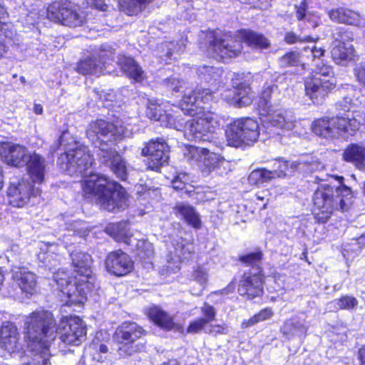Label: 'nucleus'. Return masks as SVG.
I'll use <instances>...</instances> for the list:
<instances>
[{
	"instance_id": "1",
	"label": "nucleus",
	"mask_w": 365,
	"mask_h": 365,
	"mask_svg": "<svg viewBox=\"0 0 365 365\" xmlns=\"http://www.w3.org/2000/svg\"><path fill=\"white\" fill-rule=\"evenodd\" d=\"M59 146L63 147L65 153L58 163L69 175L85 178L82 182L85 197L95 199L103 209L110 212L124 209L127 202L125 189L102 175L92 173L93 158L87 147L81 145L68 130L62 131L58 143L52 147L53 151Z\"/></svg>"
},
{
	"instance_id": "2",
	"label": "nucleus",
	"mask_w": 365,
	"mask_h": 365,
	"mask_svg": "<svg viewBox=\"0 0 365 365\" xmlns=\"http://www.w3.org/2000/svg\"><path fill=\"white\" fill-rule=\"evenodd\" d=\"M24 329L27 346L38 365L49 364V346L57 333L62 342L74 346L80 345L86 336V326L78 317H63L56 328L52 313L41 309L25 316Z\"/></svg>"
},
{
	"instance_id": "3",
	"label": "nucleus",
	"mask_w": 365,
	"mask_h": 365,
	"mask_svg": "<svg viewBox=\"0 0 365 365\" xmlns=\"http://www.w3.org/2000/svg\"><path fill=\"white\" fill-rule=\"evenodd\" d=\"M74 276L64 270L53 273V280L62 294L66 297L65 305L73 307L78 312L86 301L88 295L96 289L95 278L91 275V257L86 252L74 250L71 252Z\"/></svg>"
},
{
	"instance_id": "4",
	"label": "nucleus",
	"mask_w": 365,
	"mask_h": 365,
	"mask_svg": "<svg viewBox=\"0 0 365 365\" xmlns=\"http://www.w3.org/2000/svg\"><path fill=\"white\" fill-rule=\"evenodd\" d=\"M133 130L118 120L110 123L103 120L91 123L87 130L88 138L97 148L96 152L101 162L109 165L116 177L122 180L127 179L128 167L125 161L111 146L117 140L130 137Z\"/></svg>"
},
{
	"instance_id": "5",
	"label": "nucleus",
	"mask_w": 365,
	"mask_h": 365,
	"mask_svg": "<svg viewBox=\"0 0 365 365\" xmlns=\"http://www.w3.org/2000/svg\"><path fill=\"white\" fill-rule=\"evenodd\" d=\"M294 125L284 115H254L235 120L227 128L226 139L229 145L239 148L250 146L257 141L261 133L271 134L274 129L291 130Z\"/></svg>"
},
{
	"instance_id": "6",
	"label": "nucleus",
	"mask_w": 365,
	"mask_h": 365,
	"mask_svg": "<svg viewBox=\"0 0 365 365\" xmlns=\"http://www.w3.org/2000/svg\"><path fill=\"white\" fill-rule=\"evenodd\" d=\"M209 41V52L217 60L226 61L237 56L242 51V42L248 46L264 50L270 47V41L263 34L251 30L242 29L235 34H224L221 36L210 32L207 36Z\"/></svg>"
},
{
	"instance_id": "7",
	"label": "nucleus",
	"mask_w": 365,
	"mask_h": 365,
	"mask_svg": "<svg viewBox=\"0 0 365 365\" xmlns=\"http://www.w3.org/2000/svg\"><path fill=\"white\" fill-rule=\"evenodd\" d=\"M339 185L335 188L329 185H322L314 192L313 196L314 213L316 220L321 223L326 222L334 210L342 211L348 208L351 198L350 187L343 184L342 176H332Z\"/></svg>"
},
{
	"instance_id": "8",
	"label": "nucleus",
	"mask_w": 365,
	"mask_h": 365,
	"mask_svg": "<svg viewBox=\"0 0 365 365\" xmlns=\"http://www.w3.org/2000/svg\"><path fill=\"white\" fill-rule=\"evenodd\" d=\"M193 118L186 123L181 115H151L150 120L161 122V125L178 130L184 129L186 135L199 141L210 140L209 133L215 132L220 127L218 119L212 115H192Z\"/></svg>"
},
{
	"instance_id": "9",
	"label": "nucleus",
	"mask_w": 365,
	"mask_h": 365,
	"mask_svg": "<svg viewBox=\"0 0 365 365\" xmlns=\"http://www.w3.org/2000/svg\"><path fill=\"white\" fill-rule=\"evenodd\" d=\"M360 122L354 115L345 118L343 115L324 116L312 123L313 132L325 138H347L359 128Z\"/></svg>"
},
{
	"instance_id": "10",
	"label": "nucleus",
	"mask_w": 365,
	"mask_h": 365,
	"mask_svg": "<svg viewBox=\"0 0 365 365\" xmlns=\"http://www.w3.org/2000/svg\"><path fill=\"white\" fill-rule=\"evenodd\" d=\"M333 73L331 67L321 61L316 64L314 74L307 78L306 95L314 103H321L327 94L334 88L336 83Z\"/></svg>"
},
{
	"instance_id": "11",
	"label": "nucleus",
	"mask_w": 365,
	"mask_h": 365,
	"mask_svg": "<svg viewBox=\"0 0 365 365\" xmlns=\"http://www.w3.org/2000/svg\"><path fill=\"white\" fill-rule=\"evenodd\" d=\"M106 232L116 242L124 243L135 252L140 260L150 259L153 255V245L145 240H139L130 232L126 222L109 224L106 228Z\"/></svg>"
},
{
	"instance_id": "12",
	"label": "nucleus",
	"mask_w": 365,
	"mask_h": 365,
	"mask_svg": "<svg viewBox=\"0 0 365 365\" xmlns=\"http://www.w3.org/2000/svg\"><path fill=\"white\" fill-rule=\"evenodd\" d=\"M47 17L69 27L81 26L85 21L83 11L71 3H52L47 9Z\"/></svg>"
},
{
	"instance_id": "13",
	"label": "nucleus",
	"mask_w": 365,
	"mask_h": 365,
	"mask_svg": "<svg viewBox=\"0 0 365 365\" xmlns=\"http://www.w3.org/2000/svg\"><path fill=\"white\" fill-rule=\"evenodd\" d=\"M145 330L135 322H125L123 323L116 331L118 339H121L118 348V354L121 356H130L140 351L143 346L135 342L145 334Z\"/></svg>"
},
{
	"instance_id": "14",
	"label": "nucleus",
	"mask_w": 365,
	"mask_h": 365,
	"mask_svg": "<svg viewBox=\"0 0 365 365\" xmlns=\"http://www.w3.org/2000/svg\"><path fill=\"white\" fill-rule=\"evenodd\" d=\"M182 231L179 234L171 235V246L168 247L167 255V269L170 272H176L180 269V264L188 259L193 252V246L190 242L182 237Z\"/></svg>"
},
{
	"instance_id": "15",
	"label": "nucleus",
	"mask_w": 365,
	"mask_h": 365,
	"mask_svg": "<svg viewBox=\"0 0 365 365\" xmlns=\"http://www.w3.org/2000/svg\"><path fill=\"white\" fill-rule=\"evenodd\" d=\"M113 53V49L106 45L101 47L98 53L81 61L77 65V72L83 75L99 76L110 73L107 71V59Z\"/></svg>"
},
{
	"instance_id": "16",
	"label": "nucleus",
	"mask_w": 365,
	"mask_h": 365,
	"mask_svg": "<svg viewBox=\"0 0 365 365\" xmlns=\"http://www.w3.org/2000/svg\"><path fill=\"white\" fill-rule=\"evenodd\" d=\"M169 146L162 138L152 139L142 149L141 154L148 157V167L153 170L158 169L168 163L169 159Z\"/></svg>"
},
{
	"instance_id": "17",
	"label": "nucleus",
	"mask_w": 365,
	"mask_h": 365,
	"mask_svg": "<svg viewBox=\"0 0 365 365\" xmlns=\"http://www.w3.org/2000/svg\"><path fill=\"white\" fill-rule=\"evenodd\" d=\"M40 192L41 190L38 187H34L24 180L17 183L11 182L7 192L10 205L16 207H24L28 203L32 195H38Z\"/></svg>"
},
{
	"instance_id": "18",
	"label": "nucleus",
	"mask_w": 365,
	"mask_h": 365,
	"mask_svg": "<svg viewBox=\"0 0 365 365\" xmlns=\"http://www.w3.org/2000/svg\"><path fill=\"white\" fill-rule=\"evenodd\" d=\"M185 156L192 165H197L202 172H210L218 164V157L207 149L188 146Z\"/></svg>"
},
{
	"instance_id": "19",
	"label": "nucleus",
	"mask_w": 365,
	"mask_h": 365,
	"mask_svg": "<svg viewBox=\"0 0 365 365\" xmlns=\"http://www.w3.org/2000/svg\"><path fill=\"white\" fill-rule=\"evenodd\" d=\"M263 275L260 270L246 272L240 281L238 292L247 299H252L263 293Z\"/></svg>"
},
{
	"instance_id": "20",
	"label": "nucleus",
	"mask_w": 365,
	"mask_h": 365,
	"mask_svg": "<svg viewBox=\"0 0 365 365\" xmlns=\"http://www.w3.org/2000/svg\"><path fill=\"white\" fill-rule=\"evenodd\" d=\"M30 154L31 152H29L23 145L9 142L0 143V155L10 165L15 167L24 166L25 162Z\"/></svg>"
},
{
	"instance_id": "21",
	"label": "nucleus",
	"mask_w": 365,
	"mask_h": 365,
	"mask_svg": "<svg viewBox=\"0 0 365 365\" xmlns=\"http://www.w3.org/2000/svg\"><path fill=\"white\" fill-rule=\"evenodd\" d=\"M106 267L109 272L116 276H123L131 272L133 262L126 253L117 250L107 256Z\"/></svg>"
},
{
	"instance_id": "22",
	"label": "nucleus",
	"mask_w": 365,
	"mask_h": 365,
	"mask_svg": "<svg viewBox=\"0 0 365 365\" xmlns=\"http://www.w3.org/2000/svg\"><path fill=\"white\" fill-rule=\"evenodd\" d=\"M13 279L18 284L23 294L30 297L36 293V276L26 267H14L12 269Z\"/></svg>"
},
{
	"instance_id": "23",
	"label": "nucleus",
	"mask_w": 365,
	"mask_h": 365,
	"mask_svg": "<svg viewBox=\"0 0 365 365\" xmlns=\"http://www.w3.org/2000/svg\"><path fill=\"white\" fill-rule=\"evenodd\" d=\"M40 251L37 254V258L42 267L51 269L57 266L60 262L61 247L56 243H47L41 242L38 244Z\"/></svg>"
},
{
	"instance_id": "24",
	"label": "nucleus",
	"mask_w": 365,
	"mask_h": 365,
	"mask_svg": "<svg viewBox=\"0 0 365 365\" xmlns=\"http://www.w3.org/2000/svg\"><path fill=\"white\" fill-rule=\"evenodd\" d=\"M29 175L33 182L41 184L44 180L46 173V160L35 152L31 153L25 162Z\"/></svg>"
},
{
	"instance_id": "25",
	"label": "nucleus",
	"mask_w": 365,
	"mask_h": 365,
	"mask_svg": "<svg viewBox=\"0 0 365 365\" xmlns=\"http://www.w3.org/2000/svg\"><path fill=\"white\" fill-rule=\"evenodd\" d=\"M19 334L16 326L10 322H5L0 328V346L8 351H14L17 347Z\"/></svg>"
},
{
	"instance_id": "26",
	"label": "nucleus",
	"mask_w": 365,
	"mask_h": 365,
	"mask_svg": "<svg viewBox=\"0 0 365 365\" xmlns=\"http://www.w3.org/2000/svg\"><path fill=\"white\" fill-rule=\"evenodd\" d=\"M344 161L353 163L358 169L365 166V147L352 143L346 148L343 153Z\"/></svg>"
},
{
	"instance_id": "27",
	"label": "nucleus",
	"mask_w": 365,
	"mask_h": 365,
	"mask_svg": "<svg viewBox=\"0 0 365 365\" xmlns=\"http://www.w3.org/2000/svg\"><path fill=\"white\" fill-rule=\"evenodd\" d=\"M147 315L151 321L162 329L170 330L175 327L173 318L158 307L148 308Z\"/></svg>"
},
{
	"instance_id": "28",
	"label": "nucleus",
	"mask_w": 365,
	"mask_h": 365,
	"mask_svg": "<svg viewBox=\"0 0 365 365\" xmlns=\"http://www.w3.org/2000/svg\"><path fill=\"white\" fill-rule=\"evenodd\" d=\"M97 334L92 342L85 349L84 355L86 357H90L92 360L102 362L107 356L108 348L101 342Z\"/></svg>"
},
{
	"instance_id": "29",
	"label": "nucleus",
	"mask_w": 365,
	"mask_h": 365,
	"mask_svg": "<svg viewBox=\"0 0 365 365\" xmlns=\"http://www.w3.org/2000/svg\"><path fill=\"white\" fill-rule=\"evenodd\" d=\"M175 210L176 214L184 219L187 224L197 229L200 227V215L192 206L180 203L175 206Z\"/></svg>"
},
{
	"instance_id": "30",
	"label": "nucleus",
	"mask_w": 365,
	"mask_h": 365,
	"mask_svg": "<svg viewBox=\"0 0 365 365\" xmlns=\"http://www.w3.org/2000/svg\"><path fill=\"white\" fill-rule=\"evenodd\" d=\"M232 86L237 97V100H234L235 107H245L252 103L254 94L248 83L244 81L236 85L233 83Z\"/></svg>"
},
{
	"instance_id": "31",
	"label": "nucleus",
	"mask_w": 365,
	"mask_h": 365,
	"mask_svg": "<svg viewBox=\"0 0 365 365\" xmlns=\"http://www.w3.org/2000/svg\"><path fill=\"white\" fill-rule=\"evenodd\" d=\"M93 94L96 98H98L97 103L98 107H104L107 108L108 111L120 112L118 110L120 106L115 100V93L113 90L93 91Z\"/></svg>"
},
{
	"instance_id": "32",
	"label": "nucleus",
	"mask_w": 365,
	"mask_h": 365,
	"mask_svg": "<svg viewBox=\"0 0 365 365\" xmlns=\"http://www.w3.org/2000/svg\"><path fill=\"white\" fill-rule=\"evenodd\" d=\"M331 53V58L336 63L344 65L353 59L354 49L352 45L333 44Z\"/></svg>"
},
{
	"instance_id": "33",
	"label": "nucleus",
	"mask_w": 365,
	"mask_h": 365,
	"mask_svg": "<svg viewBox=\"0 0 365 365\" xmlns=\"http://www.w3.org/2000/svg\"><path fill=\"white\" fill-rule=\"evenodd\" d=\"M309 325L304 321L300 322L297 318H292L287 320L282 328V332L288 337L298 336L302 337L305 336Z\"/></svg>"
},
{
	"instance_id": "34",
	"label": "nucleus",
	"mask_w": 365,
	"mask_h": 365,
	"mask_svg": "<svg viewBox=\"0 0 365 365\" xmlns=\"http://www.w3.org/2000/svg\"><path fill=\"white\" fill-rule=\"evenodd\" d=\"M300 163L297 162H289L284 160L282 158L275 160L272 163V170L274 178H282L290 175L294 173L299 166Z\"/></svg>"
},
{
	"instance_id": "35",
	"label": "nucleus",
	"mask_w": 365,
	"mask_h": 365,
	"mask_svg": "<svg viewBox=\"0 0 365 365\" xmlns=\"http://www.w3.org/2000/svg\"><path fill=\"white\" fill-rule=\"evenodd\" d=\"M123 71L135 81H142L145 78L144 71L131 58L125 57L120 63Z\"/></svg>"
},
{
	"instance_id": "36",
	"label": "nucleus",
	"mask_w": 365,
	"mask_h": 365,
	"mask_svg": "<svg viewBox=\"0 0 365 365\" xmlns=\"http://www.w3.org/2000/svg\"><path fill=\"white\" fill-rule=\"evenodd\" d=\"M123 71L135 81H142L145 78L144 71L131 58L125 57L120 63Z\"/></svg>"
},
{
	"instance_id": "37",
	"label": "nucleus",
	"mask_w": 365,
	"mask_h": 365,
	"mask_svg": "<svg viewBox=\"0 0 365 365\" xmlns=\"http://www.w3.org/2000/svg\"><path fill=\"white\" fill-rule=\"evenodd\" d=\"M153 0H119L121 11L129 16L136 15L143 11Z\"/></svg>"
},
{
	"instance_id": "38",
	"label": "nucleus",
	"mask_w": 365,
	"mask_h": 365,
	"mask_svg": "<svg viewBox=\"0 0 365 365\" xmlns=\"http://www.w3.org/2000/svg\"><path fill=\"white\" fill-rule=\"evenodd\" d=\"M307 3L302 1L299 5L296 6V17L297 20H304L309 23L312 28H316L320 23V16L314 12H308L307 11Z\"/></svg>"
},
{
	"instance_id": "39",
	"label": "nucleus",
	"mask_w": 365,
	"mask_h": 365,
	"mask_svg": "<svg viewBox=\"0 0 365 365\" xmlns=\"http://www.w3.org/2000/svg\"><path fill=\"white\" fill-rule=\"evenodd\" d=\"M335 107L339 114L349 112L357 113L359 112L361 102L358 98L347 96L337 101L335 104Z\"/></svg>"
},
{
	"instance_id": "40",
	"label": "nucleus",
	"mask_w": 365,
	"mask_h": 365,
	"mask_svg": "<svg viewBox=\"0 0 365 365\" xmlns=\"http://www.w3.org/2000/svg\"><path fill=\"white\" fill-rule=\"evenodd\" d=\"M145 103L147 106V112L150 113V114H162L163 113L168 114V113L170 111L178 112L173 109L174 106H171L168 102L162 101L158 103L157 100L146 98L145 99Z\"/></svg>"
},
{
	"instance_id": "41",
	"label": "nucleus",
	"mask_w": 365,
	"mask_h": 365,
	"mask_svg": "<svg viewBox=\"0 0 365 365\" xmlns=\"http://www.w3.org/2000/svg\"><path fill=\"white\" fill-rule=\"evenodd\" d=\"M274 88V86L272 85L264 86L263 90L260 93L257 101V106L259 108V111L266 113L275 111L274 109L272 108V106L270 102L271 95Z\"/></svg>"
},
{
	"instance_id": "42",
	"label": "nucleus",
	"mask_w": 365,
	"mask_h": 365,
	"mask_svg": "<svg viewBox=\"0 0 365 365\" xmlns=\"http://www.w3.org/2000/svg\"><path fill=\"white\" fill-rule=\"evenodd\" d=\"M197 73L201 80L210 82L212 81H217L222 75V70L220 68L203 66L199 67Z\"/></svg>"
},
{
	"instance_id": "43",
	"label": "nucleus",
	"mask_w": 365,
	"mask_h": 365,
	"mask_svg": "<svg viewBox=\"0 0 365 365\" xmlns=\"http://www.w3.org/2000/svg\"><path fill=\"white\" fill-rule=\"evenodd\" d=\"M274 173L265 168L253 170L249 175L248 181L251 185H259L266 182L274 178Z\"/></svg>"
},
{
	"instance_id": "44",
	"label": "nucleus",
	"mask_w": 365,
	"mask_h": 365,
	"mask_svg": "<svg viewBox=\"0 0 365 365\" xmlns=\"http://www.w3.org/2000/svg\"><path fill=\"white\" fill-rule=\"evenodd\" d=\"M358 305L357 299L349 295L341 297L337 300L332 301L329 303V308L334 309H353Z\"/></svg>"
},
{
	"instance_id": "45",
	"label": "nucleus",
	"mask_w": 365,
	"mask_h": 365,
	"mask_svg": "<svg viewBox=\"0 0 365 365\" xmlns=\"http://www.w3.org/2000/svg\"><path fill=\"white\" fill-rule=\"evenodd\" d=\"M273 314L271 308H264L249 319L243 320L241 327L243 329L250 327L259 322L270 319Z\"/></svg>"
},
{
	"instance_id": "46",
	"label": "nucleus",
	"mask_w": 365,
	"mask_h": 365,
	"mask_svg": "<svg viewBox=\"0 0 365 365\" xmlns=\"http://www.w3.org/2000/svg\"><path fill=\"white\" fill-rule=\"evenodd\" d=\"M192 277L194 280L199 284L200 287L196 292L192 290V293L195 295H199L201 294L208 280V271L207 268L203 266H198L194 270Z\"/></svg>"
},
{
	"instance_id": "47",
	"label": "nucleus",
	"mask_w": 365,
	"mask_h": 365,
	"mask_svg": "<svg viewBox=\"0 0 365 365\" xmlns=\"http://www.w3.org/2000/svg\"><path fill=\"white\" fill-rule=\"evenodd\" d=\"M343 24L352 25L357 27L365 26V17L360 15L359 13L345 8Z\"/></svg>"
},
{
	"instance_id": "48",
	"label": "nucleus",
	"mask_w": 365,
	"mask_h": 365,
	"mask_svg": "<svg viewBox=\"0 0 365 365\" xmlns=\"http://www.w3.org/2000/svg\"><path fill=\"white\" fill-rule=\"evenodd\" d=\"M212 98V93L209 89H204L201 92H198L197 94L195 93L191 96L186 94L183 97L184 103L187 105L190 104L193 106L195 103H197L200 100L203 103H207Z\"/></svg>"
},
{
	"instance_id": "49",
	"label": "nucleus",
	"mask_w": 365,
	"mask_h": 365,
	"mask_svg": "<svg viewBox=\"0 0 365 365\" xmlns=\"http://www.w3.org/2000/svg\"><path fill=\"white\" fill-rule=\"evenodd\" d=\"M332 38L334 39L333 44L351 45L349 43L352 40L351 34L344 29H336L332 34Z\"/></svg>"
},
{
	"instance_id": "50",
	"label": "nucleus",
	"mask_w": 365,
	"mask_h": 365,
	"mask_svg": "<svg viewBox=\"0 0 365 365\" xmlns=\"http://www.w3.org/2000/svg\"><path fill=\"white\" fill-rule=\"evenodd\" d=\"M281 67L296 66L299 63V53L297 51H289L279 59Z\"/></svg>"
},
{
	"instance_id": "51",
	"label": "nucleus",
	"mask_w": 365,
	"mask_h": 365,
	"mask_svg": "<svg viewBox=\"0 0 365 365\" xmlns=\"http://www.w3.org/2000/svg\"><path fill=\"white\" fill-rule=\"evenodd\" d=\"M68 230H71L79 235L81 237H86L90 232L88 225L84 221H75L67 227Z\"/></svg>"
},
{
	"instance_id": "52",
	"label": "nucleus",
	"mask_w": 365,
	"mask_h": 365,
	"mask_svg": "<svg viewBox=\"0 0 365 365\" xmlns=\"http://www.w3.org/2000/svg\"><path fill=\"white\" fill-rule=\"evenodd\" d=\"M189 178L185 173H180L172 181L173 187L176 190H185V192H190L187 188Z\"/></svg>"
},
{
	"instance_id": "53",
	"label": "nucleus",
	"mask_w": 365,
	"mask_h": 365,
	"mask_svg": "<svg viewBox=\"0 0 365 365\" xmlns=\"http://www.w3.org/2000/svg\"><path fill=\"white\" fill-rule=\"evenodd\" d=\"M262 254L260 251L250 252L240 257V261L248 265H255L262 259Z\"/></svg>"
},
{
	"instance_id": "54",
	"label": "nucleus",
	"mask_w": 365,
	"mask_h": 365,
	"mask_svg": "<svg viewBox=\"0 0 365 365\" xmlns=\"http://www.w3.org/2000/svg\"><path fill=\"white\" fill-rule=\"evenodd\" d=\"M159 49L160 50V52L162 53L160 55V58H162V60L166 63L167 60L170 59L171 58L173 53L174 52V50H175L174 43L173 42H169V43L166 42L165 43H163L159 47Z\"/></svg>"
},
{
	"instance_id": "55",
	"label": "nucleus",
	"mask_w": 365,
	"mask_h": 365,
	"mask_svg": "<svg viewBox=\"0 0 365 365\" xmlns=\"http://www.w3.org/2000/svg\"><path fill=\"white\" fill-rule=\"evenodd\" d=\"M207 324V323L206 322V319H202L201 318L197 319L190 323L187 329V332L190 334L197 333L204 330Z\"/></svg>"
},
{
	"instance_id": "56",
	"label": "nucleus",
	"mask_w": 365,
	"mask_h": 365,
	"mask_svg": "<svg viewBox=\"0 0 365 365\" xmlns=\"http://www.w3.org/2000/svg\"><path fill=\"white\" fill-rule=\"evenodd\" d=\"M201 312L204 316V317L202 319H206V322L207 324L215 319L216 312L212 306H210L205 303L204 306L201 308Z\"/></svg>"
},
{
	"instance_id": "57",
	"label": "nucleus",
	"mask_w": 365,
	"mask_h": 365,
	"mask_svg": "<svg viewBox=\"0 0 365 365\" xmlns=\"http://www.w3.org/2000/svg\"><path fill=\"white\" fill-rule=\"evenodd\" d=\"M345 11V8H337L331 9L329 11V16L330 19L334 22L339 23V24H343V21H344V14Z\"/></svg>"
},
{
	"instance_id": "58",
	"label": "nucleus",
	"mask_w": 365,
	"mask_h": 365,
	"mask_svg": "<svg viewBox=\"0 0 365 365\" xmlns=\"http://www.w3.org/2000/svg\"><path fill=\"white\" fill-rule=\"evenodd\" d=\"M284 41L289 44L303 41H314V40L309 36H307L305 38H302L301 37L297 36L293 32L287 33L284 36Z\"/></svg>"
},
{
	"instance_id": "59",
	"label": "nucleus",
	"mask_w": 365,
	"mask_h": 365,
	"mask_svg": "<svg viewBox=\"0 0 365 365\" xmlns=\"http://www.w3.org/2000/svg\"><path fill=\"white\" fill-rule=\"evenodd\" d=\"M269 197L270 192L269 190H263L259 192H257L255 194V199L262 202V206L259 207V209L263 210L266 208L267 204L269 200Z\"/></svg>"
},
{
	"instance_id": "60",
	"label": "nucleus",
	"mask_w": 365,
	"mask_h": 365,
	"mask_svg": "<svg viewBox=\"0 0 365 365\" xmlns=\"http://www.w3.org/2000/svg\"><path fill=\"white\" fill-rule=\"evenodd\" d=\"M205 332L217 335V334H227L229 332L228 327L225 325H211L208 331Z\"/></svg>"
},
{
	"instance_id": "61",
	"label": "nucleus",
	"mask_w": 365,
	"mask_h": 365,
	"mask_svg": "<svg viewBox=\"0 0 365 365\" xmlns=\"http://www.w3.org/2000/svg\"><path fill=\"white\" fill-rule=\"evenodd\" d=\"M304 51L305 52L310 53L313 59L320 58V57L323 56L325 52V50L322 48H317L315 46L312 47H304Z\"/></svg>"
},
{
	"instance_id": "62",
	"label": "nucleus",
	"mask_w": 365,
	"mask_h": 365,
	"mask_svg": "<svg viewBox=\"0 0 365 365\" xmlns=\"http://www.w3.org/2000/svg\"><path fill=\"white\" fill-rule=\"evenodd\" d=\"M222 98L230 105L235 106L234 100H237L235 89H227L222 93Z\"/></svg>"
},
{
	"instance_id": "63",
	"label": "nucleus",
	"mask_w": 365,
	"mask_h": 365,
	"mask_svg": "<svg viewBox=\"0 0 365 365\" xmlns=\"http://www.w3.org/2000/svg\"><path fill=\"white\" fill-rule=\"evenodd\" d=\"M166 83L169 88L174 91H178L181 82L178 78L172 76L166 79Z\"/></svg>"
},
{
	"instance_id": "64",
	"label": "nucleus",
	"mask_w": 365,
	"mask_h": 365,
	"mask_svg": "<svg viewBox=\"0 0 365 365\" xmlns=\"http://www.w3.org/2000/svg\"><path fill=\"white\" fill-rule=\"evenodd\" d=\"M105 1L106 0H88V3L101 11H103L106 10V8Z\"/></svg>"
}]
</instances>
